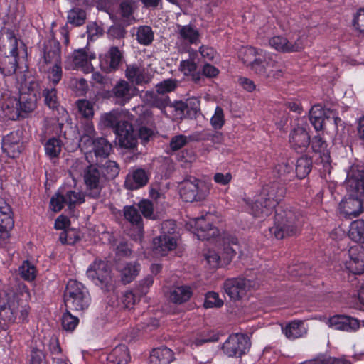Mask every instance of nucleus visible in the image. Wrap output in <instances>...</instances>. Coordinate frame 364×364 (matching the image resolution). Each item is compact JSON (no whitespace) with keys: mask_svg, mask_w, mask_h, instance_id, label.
Returning <instances> with one entry per match:
<instances>
[{"mask_svg":"<svg viewBox=\"0 0 364 364\" xmlns=\"http://www.w3.org/2000/svg\"><path fill=\"white\" fill-rule=\"evenodd\" d=\"M244 53L255 57L252 60L243 58V61L260 77L279 79L283 76L285 66L282 59L277 55L251 46L245 48Z\"/></svg>","mask_w":364,"mask_h":364,"instance_id":"f257e3e1","label":"nucleus"},{"mask_svg":"<svg viewBox=\"0 0 364 364\" xmlns=\"http://www.w3.org/2000/svg\"><path fill=\"white\" fill-rule=\"evenodd\" d=\"M304 221L299 210L290 205L281 206L276 210L274 225L269 228V234L278 240L294 235Z\"/></svg>","mask_w":364,"mask_h":364,"instance_id":"f03ea898","label":"nucleus"},{"mask_svg":"<svg viewBox=\"0 0 364 364\" xmlns=\"http://www.w3.org/2000/svg\"><path fill=\"white\" fill-rule=\"evenodd\" d=\"M18 52V41L14 32L4 28L0 31V71L11 75L16 71Z\"/></svg>","mask_w":364,"mask_h":364,"instance_id":"7ed1b4c3","label":"nucleus"},{"mask_svg":"<svg viewBox=\"0 0 364 364\" xmlns=\"http://www.w3.org/2000/svg\"><path fill=\"white\" fill-rule=\"evenodd\" d=\"M346 183L347 190L352 198L346 202V208H350V205H354L358 208V210L345 209L344 213L349 218H356L361 213L362 200L364 198V171L356 167H351L348 172Z\"/></svg>","mask_w":364,"mask_h":364,"instance_id":"20e7f679","label":"nucleus"},{"mask_svg":"<svg viewBox=\"0 0 364 364\" xmlns=\"http://www.w3.org/2000/svg\"><path fill=\"white\" fill-rule=\"evenodd\" d=\"M178 188L180 196L185 202H202L210 194V184L188 175L179 183Z\"/></svg>","mask_w":364,"mask_h":364,"instance_id":"39448f33","label":"nucleus"},{"mask_svg":"<svg viewBox=\"0 0 364 364\" xmlns=\"http://www.w3.org/2000/svg\"><path fill=\"white\" fill-rule=\"evenodd\" d=\"M91 301L88 289L81 282L70 279L64 292V303L67 309L84 311Z\"/></svg>","mask_w":364,"mask_h":364,"instance_id":"423d86ee","label":"nucleus"},{"mask_svg":"<svg viewBox=\"0 0 364 364\" xmlns=\"http://www.w3.org/2000/svg\"><path fill=\"white\" fill-rule=\"evenodd\" d=\"M28 315V306L23 305L18 297L13 294L9 296L6 304L0 306V324L7 326L18 321L23 322Z\"/></svg>","mask_w":364,"mask_h":364,"instance_id":"0eeeda50","label":"nucleus"},{"mask_svg":"<svg viewBox=\"0 0 364 364\" xmlns=\"http://www.w3.org/2000/svg\"><path fill=\"white\" fill-rule=\"evenodd\" d=\"M86 274L104 291H109L114 287L111 268L107 261L95 259L87 269Z\"/></svg>","mask_w":364,"mask_h":364,"instance_id":"6e6552de","label":"nucleus"},{"mask_svg":"<svg viewBox=\"0 0 364 364\" xmlns=\"http://www.w3.org/2000/svg\"><path fill=\"white\" fill-rule=\"evenodd\" d=\"M83 181L87 196L95 199L100 198L107 181L105 174L98 164L91 163L84 169Z\"/></svg>","mask_w":364,"mask_h":364,"instance_id":"1a4fd4ad","label":"nucleus"},{"mask_svg":"<svg viewBox=\"0 0 364 364\" xmlns=\"http://www.w3.org/2000/svg\"><path fill=\"white\" fill-rule=\"evenodd\" d=\"M249 337L242 333L230 335L223 345V350L229 357H241L250 348Z\"/></svg>","mask_w":364,"mask_h":364,"instance_id":"9d476101","label":"nucleus"},{"mask_svg":"<svg viewBox=\"0 0 364 364\" xmlns=\"http://www.w3.org/2000/svg\"><path fill=\"white\" fill-rule=\"evenodd\" d=\"M95 58V54L90 51L89 48L77 49L68 57L65 62V68L67 70L82 68L89 70L90 62Z\"/></svg>","mask_w":364,"mask_h":364,"instance_id":"9b49d317","label":"nucleus"},{"mask_svg":"<svg viewBox=\"0 0 364 364\" xmlns=\"http://www.w3.org/2000/svg\"><path fill=\"white\" fill-rule=\"evenodd\" d=\"M269 46L278 52L287 53L299 52L304 48V38L298 36L296 39L287 38L282 36H275L268 41Z\"/></svg>","mask_w":364,"mask_h":364,"instance_id":"f8f14e48","label":"nucleus"},{"mask_svg":"<svg viewBox=\"0 0 364 364\" xmlns=\"http://www.w3.org/2000/svg\"><path fill=\"white\" fill-rule=\"evenodd\" d=\"M112 150V146L104 137H97L92 141V148L85 153V158L90 163L98 164L107 159Z\"/></svg>","mask_w":364,"mask_h":364,"instance_id":"ddd939ff","label":"nucleus"},{"mask_svg":"<svg viewBox=\"0 0 364 364\" xmlns=\"http://www.w3.org/2000/svg\"><path fill=\"white\" fill-rule=\"evenodd\" d=\"M117 139L121 148L134 149L136 147L138 139L134 134L132 124L124 122L116 129Z\"/></svg>","mask_w":364,"mask_h":364,"instance_id":"4468645a","label":"nucleus"},{"mask_svg":"<svg viewBox=\"0 0 364 364\" xmlns=\"http://www.w3.org/2000/svg\"><path fill=\"white\" fill-rule=\"evenodd\" d=\"M349 260L345 266L354 274L364 273V247L360 245L352 246L348 250Z\"/></svg>","mask_w":364,"mask_h":364,"instance_id":"2eb2a0df","label":"nucleus"},{"mask_svg":"<svg viewBox=\"0 0 364 364\" xmlns=\"http://www.w3.org/2000/svg\"><path fill=\"white\" fill-rule=\"evenodd\" d=\"M135 87L126 80L118 81L111 93L115 104L124 106L134 96Z\"/></svg>","mask_w":364,"mask_h":364,"instance_id":"dca6fc26","label":"nucleus"},{"mask_svg":"<svg viewBox=\"0 0 364 364\" xmlns=\"http://www.w3.org/2000/svg\"><path fill=\"white\" fill-rule=\"evenodd\" d=\"M124 219L135 227L136 233L132 234V237L135 241H141L143 237L144 225L142 218L139 209L135 205H126L123 208Z\"/></svg>","mask_w":364,"mask_h":364,"instance_id":"f3484780","label":"nucleus"},{"mask_svg":"<svg viewBox=\"0 0 364 364\" xmlns=\"http://www.w3.org/2000/svg\"><path fill=\"white\" fill-rule=\"evenodd\" d=\"M289 144L296 151L304 152L310 144V135L304 127L297 125L290 132Z\"/></svg>","mask_w":364,"mask_h":364,"instance_id":"a211bd4d","label":"nucleus"},{"mask_svg":"<svg viewBox=\"0 0 364 364\" xmlns=\"http://www.w3.org/2000/svg\"><path fill=\"white\" fill-rule=\"evenodd\" d=\"M123 59V53L117 46H112L107 54L100 58L101 70L107 73L116 71Z\"/></svg>","mask_w":364,"mask_h":364,"instance_id":"6ab92c4d","label":"nucleus"},{"mask_svg":"<svg viewBox=\"0 0 364 364\" xmlns=\"http://www.w3.org/2000/svg\"><path fill=\"white\" fill-rule=\"evenodd\" d=\"M42 59L41 63L56 64L61 63V48L60 43L55 38L46 41L42 50Z\"/></svg>","mask_w":364,"mask_h":364,"instance_id":"aec40b11","label":"nucleus"},{"mask_svg":"<svg viewBox=\"0 0 364 364\" xmlns=\"http://www.w3.org/2000/svg\"><path fill=\"white\" fill-rule=\"evenodd\" d=\"M328 323L331 328L347 332L356 331L360 328V321L357 318L341 314L331 316Z\"/></svg>","mask_w":364,"mask_h":364,"instance_id":"412c9836","label":"nucleus"},{"mask_svg":"<svg viewBox=\"0 0 364 364\" xmlns=\"http://www.w3.org/2000/svg\"><path fill=\"white\" fill-rule=\"evenodd\" d=\"M248 282L243 278L228 279L223 284V288L231 299L239 300L245 295Z\"/></svg>","mask_w":364,"mask_h":364,"instance_id":"4be33fe9","label":"nucleus"},{"mask_svg":"<svg viewBox=\"0 0 364 364\" xmlns=\"http://www.w3.org/2000/svg\"><path fill=\"white\" fill-rule=\"evenodd\" d=\"M286 194L285 187L279 182L274 181L266 184L262 190L261 195L267 202H274V207L284 198Z\"/></svg>","mask_w":364,"mask_h":364,"instance_id":"5701e85b","label":"nucleus"},{"mask_svg":"<svg viewBox=\"0 0 364 364\" xmlns=\"http://www.w3.org/2000/svg\"><path fill=\"white\" fill-rule=\"evenodd\" d=\"M125 76L130 82L137 85L147 84L151 81V76L145 68L136 63L127 65Z\"/></svg>","mask_w":364,"mask_h":364,"instance_id":"b1692460","label":"nucleus"},{"mask_svg":"<svg viewBox=\"0 0 364 364\" xmlns=\"http://www.w3.org/2000/svg\"><path fill=\"white\" fill-rule=\"evenodd\" d=\"M175 108L176 112H180L181 117L193 119L200 112V100L195 97L189 98L185 102H176Z\"/></svg>","mask_w":364,"mask_h":364,"instance_id":"393cba45","label":"nucleus"},{"mask_svg":"<svg viewBox=\"0 0 364 364\" xmlns=\"http://www.w3.org/2000/svg\"><path fill=\"white\" fill-rule=\"evenodd\" d=\"M176 247L175 237L166 235H160L153 240V249L156 255H165L168 252Z\"/></svg>","mask_w":364,"mask_h":364,"instance_id":"a878e982","label":"nucleus"},{"mask_svg":"<svg viewBox=\"0 0 364 364\" xmlns=\"http://www.w3.org/2000/svg\"><path fill=\"white\" fill-rule=\"evenodd\" d=\"M330 109H323L320 105L313 106L309 112V120L316 131L322 130L325 119H330Z\"/></svg>","mask_w":364,"mask_h":364,"instance_id":"bb28decb","label":"nucleus"},{"mask_svg":"<svg viewBox=\"0 0 364 364\" xmlns=\"http://www.w3.org/2000/svg\"><path fill=\"white\" fill-rule=\"evenodd\" d=\"M21 138L18 132H11L2 139V149L9 156L15 158L21 153Z\"/></svg>","mask_w":364,"mask_h":364,"instance_id":"cd10ccee","label":"nucleus"},{"mask_svg":"<svg viewBox=\"0 0 364 364\" xmlns=\"http://www.w3.org/2000/svg\"><path fill=\"white\" fill-rule=\"evenodd\" d=\"M148 181L146 172L142 168H138L127 176L124 186L129 190H136L144 186Z\"/></svg>","mask_w":364,"mask_h":364,"instance_id":"c85d7f7f","label":"nucleus"},{"mask_svg":"<svg viewBox=\"0 0 364 364\" xmlns=\"http://www.w3.org/2000/svg\"><path fill=\"white\" fill-rule=\"evenodd\" d=\"M141 266L137 262H126L119 267L120 279L124 284L131 283L138 276Z\"/></svg>","mask_w":364,"mask_h":364,"instance_id":"c756f323","label":"nucleus"},{"mask_svg":"<svg viewBox=\"0 0 364 364\" xmlns=\"http://www.w3.org/2000/svg\"><path fill=\"white\" fill-rule=\"evenodd\" d=\"M174 359V353L170 348L161 347L151 351L149 364H170Z\"/></svg>","mask_w":364,"mask_h":364,"instance_id":"7c9ffc66","label":"nucleus"},{"mask_svg":"<svg viewBox=\"0 0 364 364\" xmlns=\"http://www.w3.org/2000/svg\"><path fill=\"white\" fill-rule=\"evenodd\" d=\"M274 209V202L270 203L260 194L251 205V213L254 217L265 218L269 216Z\"/></svg>","mask_w":364,"mask_h":364,"instance_id":"2f4dec72","label":"nucleus"},{"mask_svg":"<svg viewBox=\"0 0 364 364\" xmlns=\"http://www.w3.org/2000/svg\"><path fill=\"white\" fill-rule=\"evenodd\" d=\"M131 357L127 346L119 345L116 346L107 355V364H128Z\"/></svg>","mask_w":364,"mask_h":364,"instance_id":"473e14b6","label":"nucleus"},{"mask_svg":"<svg viewBox=\"0 0 364 364\" xmlns=\"http://www.w3.org/2000/svg\"><path fill=\"white\" fill-rule=\"evenodd\" d=\"M195 226L198 230V237L203 240H210L218 235V229L207 222L203 216L195 219Z\"/></svg>","mask_w":364,"mask_h":364,"instance_id":"72a5a7b5","label":"nucleus"},{"mask_svg":"<svg viewBox=\"0 0 364 364\" xmlns=\"http://www.w3.org/2000/svg\"><path fill=\"white\" fill-rule=\"evenodd\" d=\"M178 38L189 44H198L200 43V34L198 29L191 25H177Z\"/></svg>","mask_w":364,"mask_h":364,"instance_id":"f704fd0d","label":"nucleus"},{"mask_svg":"<svg viewBox=\"0 0 364 364\" xmlns=\"http://www.w3.org/2000/svg\"><path fill=\"white\" fill-rule=\"evenodd\" d=\"M124 122L127 121L121 119V114L118 112L112 111L101 116L100 125L103 128H112L115 134L116 129Z\"/></svg>","mask_w":364,"mask_h":364,"instance_id":"c9c22d12","label":"nucleus"},{"mask_svg":"<svg viewBox=\"0 0 364 364\" xmlns=\"http://www.w3.org/2000/svg\"><path fill=\"white\" fill-rule=\"evenodd\" d=\"M282 332L288 339L294 340L306 333L303 321H293L282 328Z\"/></svg>","mask_w":364,"mask_h":364,"instance_id":"e433bc0d","label":"nucleus"},{"mask_svg":"<svg viewBox=\"0 0 364 364\" xmlns=\"http://www.w3.org/2000/svg\"><path fill=\"white\" fill-rule=\"evenodd\" d=\"M144 100L151 106L163 109L166 107L169 102V97L154 91H146L144 94Z\"/></svg>","mask_w":364,"mask_h":364,"instance_id":"4c0bfd02","label":"nucleus"},{"mask_svg":"<svg viewBox=\"0 0 364 364\" xmlns=\"http://www.w3.org/2000/svg\"><path fill=\"white\" fill-rule=\"evenodd\" d=\"M223 252L222 254L223 264H228L236 254L235 250L231 246L237 245V239L235 236L228 235L223 238Z\"/></svg>","mask_w":364,"mask_h":364,"instance_id":"58836bf2","label":"nucleus"},{"mask_svg":"<svg viewBox=\"0 0 364 364\" xmlns=\"http://www.w3.org/2000/svg\"><path fill=\"white\" fill-rule=\"evenodd\" d=\"M193 292L189 286H179L175 287L170 292V300L176 304L185 303L191 297Z\"/></svg>","mask_w":364,"mask_h":364,"instance_id":"ea45409f","label":"nucleus"},{"mask_svg":"<svg viewBox=\"0 0 364 364\" xmlns=\"http://www.w3.org/2000/svg\"><path fill=\"white\" fill-rule=\"evenodd\" d=\"M20 102L16 98H9L3 105V111L6 117L11 120L18 119L20 115Z\"/></svg>","mask_w":364,"mask_h":364,"instance_id":"a19ab883","label":"nucleus"},{"mask_svg":"<svg viewBox=\"0 0 364 364\" xmlns=\"http://www.w3.org/2000/svg\"><path fill=\"white\" fill-rule=\"evenodd\" d=\"M312 168V161L307 156H301L298 159L295 167V173L299 179L304 178L309 175Z\"/></svg>","mask_w":364,"mask_h":364,"instance_id":"79ce46f5","label":"nucleus"},{"mask_svg":"<svg viewBox=\"0 0 364 364\" xmlns=\"http://www.w3.org/2000/svg\"><path fill=\"white\" fill-rule=\"evenodd\" d=\"M136 37L139 44L149 46L154 41V34L150 26H140L137 28Z\"/></svg>","mask_w":364,"mask_h":364,"instance_id":"37998d69","label":"nucleus"},{"mask_svg":"<svg viewBox=\"0 0 364 364\" xmlns=\"http://www.w3.org/2000/svg\"><path fill=\"white\" fill-rule=\"evenodd\" d=\"M275 171L277 176L284 183L290 181L294 176L292 162L290 164L289 161H284L278 164L275 167Z\"/></svg>","mask_w":364,"mask_h":364,"instance_id":"c03bdc74","label":"nucleus"},{"mask_svg":"<svg viewBox=\"0 0 364 364\" xmlns=\"http://www.w3.org/2000/svg\"><path fill=\"white\" fill-rule=\"evenodd\" d=\"M349 237L356 242L364 243V220H357L351 223Z\"/></svg>","mask_w":364,"mask_h":364,"instance_id":"a18cd8bd","label":"nucleus"},{"mask_svg":"<svg viewBox=\"0 0 364 364\" xmlns=\"http://www.w3.org/2000/svg\"><path fill=\"white\" fill-rule=\"evenodd\" d=\"M42 97L44 104L51 109H56L59 107L57 90L54 87H46L42 90Z\"/></svg>","mask_w":364,"mask_h":364,"instance_id":"49530a36","label":"nucleus"},{"mask_svg":"<svg viewBox=\"0 0 364 364\" xmlns=\"http://www.w3.org/2000/svg\"><path fill=\"white\" fill-rule=\"evenodd\" d=\"M133 6L127 0H124L121 2L119 5V9L117 11V14L120 17V20L126 23L127 25L130 24L131 20L133 19Z\"/></svg>","mask_w":364,"mask_h":364,"instance_id":"de8ad7c7","label":"nucleus"},{"mask_svg":"<svg viewBox=\"0 0 364 364\" xmlns=\"http://www.w3.org/2000/svg\"><path fill=\"white\" fill-rule=\"evenodd\" d=\"M64 195L70 210L85 202V194L82 192L69 190L64 191Z\"/></svg>","mask_w":364,"mask_h":364,"instance_id":"09e8293b","label":"nucleus"},{"mask_svg":"<svg viewBox=\"0 0 364 364\" xmlns=\"http://www.w3.org/2000/svg\"><path fill=\"white\" fill-rule=\"evenodd\" d=\"M61 148V141L55 137L49 139L45 144L46 154L50 159L58 156Z\"/></svg>","mask_w":364,"mask_h":364,"instance_id":"8fccbe9b","label":"nucleus"},{"mask_svg":"<svg viewBox=\"0 0 364 364\" xmlns=\"http://www.w3.org/2000/svg\"><path fill=\"white\" fill-rule=\"evenodd\" d=\"M86 20L85 11L80 8H74L69 11L68 14V22L75 26L83 25Z\"/></svg>","mask_w":364,"mask_h":364,"instance_id":"3c124183","label":"nucleus"},{"mask_svg":"<svg viewBox=\"0 0 364 364\" xmlns=\"http://www.w3.org/2000/svg\"><path fill=\"white\" fill-rule=\"evenodd\" d=\"M11 214V210L9 205H5L4 206H0V218L3 216V218L0 219V225L1 228H4L6 231H9V229H11L14 225V220Z\"/></svg>","mask_w":364,"mask_h":364,"instance_id":"603ef678","label":"nucleus"},{"mask_svg":"<svg viewBox=\"0 0 364 364\" xmlns=\"http://www.w3.org/2000/svg\"><path fill=\"white\" fill-rule=\"evenodd\" d=\"M65 205H67L65 197L63 190H59L55 195H53L50 201V208L53 212L60 211Z\"/></svg>","mask_w":364,"mask_h":364,"instance_id":"864d4df0","label":"nucleus"},{"mask_svg":"<svg viewBox=\"0 0 364 364\" xmlns=\"http://www.w3.org/2000/svg\"><path fill=\"white\" fill-rule=\"evenodd\" d=\"M79 113L86 119L94 115L93 104L87 100L80 99L76 102Z\"/></svg>","mask_w":364,"mask_h":364,"instance_id":"5fc2aeb1","label":"nucleus"},{"mask_svg":"<svg viewBox=\"0 0 364 364\" xmlns=\"http://www.w3.org/2000/svg\"><path fill=\"white\" fill-rule=\"evenodd\" d=\"M100 168L104 171L106 181L114 178L119 173V165L114 161H107L105 164Z\"/></svg>","mask_w":364,"mask_h":364,"instance_id":"6e6d98bb","label":"nucleus"},{"mask_svg":"<svg viewBox=\"0 0 364 364\" xmlns=\"http://www.w3.org/2000/svg\"><path fill=\"white\" fill-rule=\"evenodd\" d=\"M18 100L21 103L18 108L22 117H24L25 114L32 112L36 107V101L31 97H21Z\"/></svg>","mask_w":364,"mask_h":364,"instance_id":"4d7b16f0","label":"nucleus"},{"mask_svg":"<svg viewBox=\"0 0 364 364\" xmlns=\"http://www.w3.org/2000/svg\"><path fill=\"white\" fill-rule=\"evenodd\" d=\"M301 364H350L349 362L339 359L328 358L325 355H320L316 358L304 361Z\"/></svg>","mask_w":364,"mask_h":364,"instance_id":"13d9d810","label":"nucleus"},{"mask_svg":"<svg viewBox=\"0 0 364 364\" xmlns=\"http://www.w3.org/2000/svg\"><path fill=\"white\" fill-rule=\"evenodd\" d=\"M79 240V235L73 229L65 230L60 232L59 236V240L63 245H74Z\"/></svg>","mask_w":364,"mask_h":364,"instance_id":"bf43d9fd","label":"nucleus"},{"mask_svg":"<svg viewBox=\"0 0 364 364\" xmlns=\"http://www.w3.org/2000/svg\"><path fill=\"white\" fill-rule=\"evenodd\" d=\"M223 305V301L219 298L218 293L209 291L205 294L203 306L205 309L220 308Z\"/></svg>","mask_w":364,"mask_h":364,"instance_id":"052dcab7","label":"nucleus"},{"mask_svg":"<svg viewBox=\"0 0 364 364\" xmlns=\"http://www.w3.org/2000/svg\"><path fill=\"white\" fill-rule=\"evenodd\" d=\"M178 86V81L175 79L165 80L156 85V90L158 92L166 95L173 92Z\"/></svg>","mask_w":364,"mask_h":364,"instance_id":"680f3d73","label":"nucleus"},{"mask_svg":"<svg viewBox=\"0 0 364 364\" xmlns=\"http://www.w3.org/2000/svg\"><path fill=\"white\" fill-rule=\"evenodd\" d=\"M79 323L77 317L73 316L68 311L63 314L62 326L64 330L73 331Z\"/></svg>","mask_w":364,"mask_h":364,"instance_id":"e2e57ef3","label":"nucleus"},{"mask_svg":"<svg viewBox=\"0 0 364 364\" xmlns=\"http://www.w3.org/2000/svg\"><path fill=\"white\" fill-rule=\"evenodd\" d=\"M35 273L36 269L34 266L28 261H23L19 267V274L25 280H33L36 277Z\"/></svg>","mask_w":364,"mask_h":364,"instance_id":"0e129e2a","label":"nucleus"},{"mask_svg":"<svg viewBox=\"0 0 364 364\" xmlns=\"http://www.w3.org/2000/svg\"><path fill=\"white\" fill-rule=\"evenodd\" d=\"M140 292L134 293L132 291L124 292L122 296V303L127 309H131L139 300Z\"/></svg>","mask_w":364,"mask_h":364,"instance_id":"69168bd1","label":"nucleus"},{"mask_svg":"<svg viewBox=\"0 0 364 364\" xmlns=\"http://www.w3.org/2000/svg\"><path fill=\"white\" fill-rule=\"evenodd\" d=\"M188 141V137L183 134L173 136L169 142L170 149L173 151H178L183 148Z\"/></svg>","mask_w":364,"mask_h":364,"instance_id":"338daca9","label":"nucleus"},{"mask_svg":"<svg viewBox=\"0 0 364 364\" xmlns=\"http://www.w3.org/2000/svg\"><path fill=\"white\" fill-rule=\"evenodd\" d=\"M353 27L360 33H364V8L360 9L353 20Z\"/></svg>","mask_w":364,"mask_h":364,"instance_id":"774afa93","label":"nucleus"}]
</instances>
